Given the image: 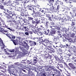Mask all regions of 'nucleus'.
Wrapping results in <instances>:
<instances>
[{"instance_id":"obj_43","label":"nucleus","mask_w":76,"mask_h":76,"mask_svg":"<svg viewBox=\"0 0 76 76\" xmlns=\"http://www.w3.org/2000/svg\"><path fill=\"white\" fill-rule=\"evenodd\" d=\"M17 25V24L16 23V22H12L11 23V25L12 26H13V25L16 26V25Z\"/></svg>"},{"instance_id":"obj_32","label":"nucleus","mask_w":76,"mask_h":76,"mask_svg":"<svg viewBox=\"0 0 76 76\" xmlns=\"http://www.w3.org/2000/svg\"><path fill=\"white\" fill-rule=\"evenodd\" d=\"M50 68V66H49L47 67H46L45 69V71H50V69H49V68Z\"/></svg>"},{"instance_id":"obj_12","label":"nucleus","mask_w":76,"mask_h":76,"mask_svg":"<svg viewBox=\"0 0 76 76\" xmlns=\"http://www.w3.org/2000/svg\"><path fill=\"white\" fill-rule=\"evenodd\" d=\"M63 17L62 18H61L59 20V21L61 23H63L65 21V20H67V19L66 18Z\"/></svg>"},{"instance_id":"obj_31","label":"nucleus","mask_w":76,"mask_h":76,"mask_svg":"<svg viewBox=\"0 0 76 76\" xmlns=\"http://www.w3.org/2000/svg\"><path fill=\"white\" fill-rule=\"evenodd\" d=\"M43 9H44L45 12H49V11H50V10L48 8H43Z\"/></svg>"},{"instance_id":"obj_14","label":"nucleus","mask_w":76,"mask_h":76,"mask_svg":"<svg viewBox=\"0 0 76 76\" xmlns=\"http://www.w3.org/2000/svg\"><path fill=\"white\" fill-rule=\"evenodd\" d=\"M25 12H24L23 10L22 9L20 10V15L22 16H25Z\"/></svg>"},{"instance_id":"obj_25","label":"nucleus","mask_w":76,"mask_h":76,"mask_svg":"<svg viewBox=\"0 0 76 76\" xmlns=\"http://www.w3.org/2000/svg\"><path fill=\"white\" fill-rule=\"evenodd\" d=\"M55 73L56 74V76H60L61 73H60V71L58 70L57 72H55Z\"/></svg>"},{"instance_id":"obj_9","label":"nucleus","mask_w":76,"mask_h":76,"mask_svg":"<svg viewBox=\"0 0 76 76\" xmlns=\"http://www.w3.org/2000/svg\"><path fill=\"white\" fill-rule=\"evenodd\" d=\"M68 65L70 67H71L72 69H76V66H75L72 63H69L68 64Z\"/></svg>"},{"instance_id":"obj_61","label":"nucleus","mask_w":76,"mask_h":76,"mask_svg":"<svg viewBox=\"0 0 76 76\" xmlns=\"http://www.w3.org/2000/svg\"><path fill=\"white\" fill-rule=\"evenodd\" d=\"M9 9L10 10H11V11H12L14 10V9H13V7H10L9 8Z\"/></svg>"},{"instance_id":"obj_64","label":"nucleus","mask_w":76,"mask_h":76,"mask_svg":"<svg viewBox=\"0 0 76 76\" xmlns=\"http://www.w3.org/2000/svg\"><path fill=\"white\" fill-rule=\"evenodd\" d=\"M50 16L51 17V18H52V19H54V15H52V14L50 15Z\"/></svg>"},{"instance_id":"obj_18","label":"nucleus","mask_w":76,"mask_h":76,"mask_svg":"<svg viewBox=\"0 0 76 76\" xmlns=\"http://www.w3.org/2000/svg\"><path fill=\"white\" fill-rule=\"evenodd\" d=\"M34 8L32 7V6L30 5H28V10H32H32H34Z\"/></svg>"},{"instance_id":"obj_52","label":"nucleus","mask_w":76,"mask_h":76,"mask_svg":"<svg viewBox=\"0 0 76 76\" xmlns=\"http://www.w3.org/2000/svg\"><path fill=\"white\" fill-rule=\"evenodd\" d=\"M72 16L73 18H74V17H76V13L75 12L73 13Z\"/></svg>"},{"instance_id":"obj_29","label":"nucleus","mask_w":76,"mask_h":76,"mask_svg":"<svg viewBox=\"0 0 76 76\" xmlns=\"http://www.w3.org/2000/svg\"><path fill=\"white\" fill-rule=\"evenodd\" d=\"M3 27H4V28H6L8 29H9V31H11V29H12V28H9V27L7 26L6 25H4V26H3Z\"/></svg>"},{"instance_id":"obj_38","label":"nucleus","mask_w":76,"mask_h":76,"mask_svg":"<svg viewBox=\"0 0 76 76\" xmlns=\"http://www.w3.org/2000/svg\"><path fill=\"white\" fill-rule=\"evenodd\" d=\"M1 45H2L3 46V45H4L2 40H0V45L1 46Z\"/></svg>"},{"instance_id":"obj_55","label":"nucleus","mask_w":76,"mask_h":76,"mask_svg":"<svg viewBox=\"0 0 76 76\" xmlns=\"http://www.w3.org/2000/svg\"><path fill=\"white\" fill-rule=\"evenodd\" d=\"M64 1H65L66 3H70V0H64Z\"/></svg>"},{"instance_id":"obj_48","label":"nucleus","mask_w":76,"mask_h":76,"mask_svg":"<svg viewBox=\"0 0 76 76\" xmlns=\"http://www.w3.org/2000/svg\"><path fill=\"white\" fill-rule=\"evenodd\" d=\"M52 50H54L56 48V47L54 46V45H52Z\"/></svg>"},{"instance_id":"obj_19","label":"nucleus","mask_w":76,"mask_h":76,"mask_svg":"<svg viewBox=\"0 0 76 76\" xmlns=\"http://www.w3.org/2000/svg\"><path fill=\"white\" fill-rule=\"evenodd\" d=\"M52 7H50L49 9L50 11H51V10H56V8L54 7V6H53V4L52 5Z\"/></svg>"},{"instance_id":"obj_54","label":"nucleus","mask_w":76,"mask_h":76,"mask_svg":"<svg viewBox=\"0 0 76 76\" xmlns=\"http://www.w3.org/2000/svg\"><path fill=\"white\" fill-rule=\"evenodd\" d=\"M48 18L49 20L50 21H52V19H53V18H51V17L50 16Z\"/></svg>"},{"instance_id":"obj_35","label":"nucleus","mask_w":76,"mask_h":76,"mask_svg":"<svg viewBox=\"0 0 76 76\" xmlns=\"http://www.w3.org/2000/svg\"><path fill=\"white\" fill-rule=\"evenodd\" d=\"M37 61L38 60L37 59H34L33 60V65L34 64H36Z\"/></svg>"},{"instance_id":"obj_59","label":"nucleus","mask_w":76,"mask_h":76,"mask_svg":"<svg viewBox=\"0 0 76 76\" xmlns=\"http://www.w3.org/2000/svg\"><path fill=\"white\" fill-rule=\"evenodd\" d=\"M58 17L56 16L55 17H54L53 19H54L55 20H56L58 19Z\"/></svg>"},{"instance_id":"obj_46","label":"nucleus","mask_w":76,"mask_h":76,"mask_svg":"<svg viewBox=\"0 0 76 76\" xmlns=\"http://www.w3.org/2000/svg\"><path fill=\"white\" fill-rule=\"evenodd\" d=\"M10 1H9L8 2H7L6 6H9L10 5Z\"/></svg>"},{"instance_id":"obj_5","label":"nucleus","mask_w":76,"mask_h":76,"mask_svg":"<svg viewBox=\"0 0 76 76\" xmlns=\"http://www.w3.org/2000/svg\"><path fill=\"white\" fill-rule=\"evenodd\" d=\"M3 10L4 11L3 12V13H4V16H5V17L6 18L7 17V16L9 15V14L8 13H9L10 11L9 10L5 8H4Z\"/></svg>"},{"instance_id":"obj_22","label":"nucleus","mask_w":76,"mask_h":76,"mask_svg":"<svg viewBox=\"0 0 76 76\" xmlns=\"http://www.w3.org/2000/svg\"><path fill=\"white\" fill-rule=\"evenodd\" d=\"M56 34V31L52 30L50 32V34H49V35H53L52 34Z\"/></svg>"},{"instance_id":"obj_44","label":"nucleus","mask_w":76,"mask_h":76,"mask_svg":"<svg viewBox=\"0 0 76 76\" xmlns=\"http://www.w3.org/2000/svg\"><path fill=\"white\" fill-rule=\"evenodd\" d=\"M37 30H42V31H44V30H45V28H44V27L42 28H40L37 29Z\"/></svg>"},{"instance_id":"obj_20","label":"nucleus","mask_w":76,"mask_h":76,"mask_svg":"<svg viewBox=\"0 0 76 76\" xmlns=\"http://www.w3.org/2000/svg\"><path fill=\"white\" fill-rule=\"evenodd\" d=\"M10 41H11L13 42L15 45H18V43H17V41H16V40H15L14 39H11Z\"/></svg>"},{"instance_id":"obj_2","label":"nucleus","mask_w":76,"mask_h":76,"mask_svg":"<svg viewBox=\"0 0 76 76\" xmlns=\"http://www.w3.org/2000/svg\"><path fill=\"white\" fill-rule=\"evenodd\" d=\"M8 15L7 16V19H13L14 18H13L12 17L13 16L15 15V14L14 13V12L10 11L9 12H8Z\"/></svg>"},{"instance_id":"obj_57","label":"nucleus","mask_w":76,"mask_h":76,"mask_svg":"<svg viewBox=\"0 0 76 76\" xmlns=\"http://www.w3.org/2000/svg\"><path fill=\"white\" fill-rule=\"evenodd\" d=\"M33 10L34 14H35V15H36L37 12H36V11L34 10V8L33 9V10Z\"/></svg>"},{"instance_id":"obj_47","label":"nucleus","mask_w":76,"mask_h":76,"mask_svg":"<svg viewBox=\"0 0 76 76\" xmlns=\"http://www.w3.org/2000/svg\"><path fill=\"white\" fill-rule=\"evenodd\" d=\"M23 28L24 29H25V31H26L28 30V28L26 26H23Z\"/></svg>"},{"instance_id":"obj_30","label":"nucleus","mask_w":76,"mask_h":76,"mask_svg":"<svg viewBox=\"0 0 76 76\" xmlns=\"http://www.w3.org/2000/svg\"><path fill=\"white\" fill-rule=\"evenodd\" d=\"M34 20H36V21H39V20H38V16L37 15H34Z\"/></svg>"},{"instance_id":"obj_28","label":"nucleus","mask_w":76,"mask_h":76,"mask_svg":"<svg viewBox=\"0 0 76 76\" xmlns=\"http://www.w3.org/2000/svg\"><path fill=\"white\" fill-rule=\"evenodd\" d=\"M68 20H70V21H72L71 19H72V17L68 16L66 15V18Z\"/></svg>"},{"instance_id":"obj_41","label":"nucleus","mask_w":76,"mask_h":76,"mask_svg":"<svg viewBox=\"0 0 76 76\" xmlns=\"http://www.w3.org/2000/svg\"><path fill=\"white\" fill-rule=\"evenodd\" d=\"M27 63H28V64H31V65H33V62H30L29 60H28L27 61Z\"/></svg>"},{"instance_id":"obj_6","label":"nucleus","mask_w":76,"mask_h":76,"mask_svg":"<svg viewBox=\"0 0 76 76\" xmlns=\"http://www.w3.org/2000/svg\"><path fill=\"white\" fill-rule=\"evenodd\" d=\"M75 25H76V23L73 21V20H72V23H71V26L73 30H74L75 29Z\"/></svg>"},{"instance_id":"obj_27","label":"nucleus","mask_w":76,"mask_h":76,"mask_svg":"<svg viewBox=\"0 0 76 76\" xmlns=\"http://www.w3.org/2000/svg\"><path fill=\"white\" fill-rule=\"evenodd\" d=\"M55 42L56 44L57 45H61V42H60V39L58 41H56Z\"/></svg>"},{"instance_id":"obj_34","label":"nucleus","mask_w":76,"mask_h":76,"mask_svg":"<svg viewBox=\"0 0 76 76\" xmlns=\"http://www.w3.org/2000/svg\"><path fill=\"white\" fill-rule=\"evenodd\" d=\"M65 10V8H64V7L63 6V5H61V10L62 12H64Z\"/></svg>"},{"instance_id":"obj_39","label":"nucleus","mask_w":76,"mask_h":76,"mask_svg":"<svg viewBox=\"0 0 76 76\" xmlns=\"http://www.w3.org/2000/svg\"><path fill=\"white\" fill-rule=\"evenodd\" d=\"M49 23V21H46V24H45V26L48 28V24Z\"/></svg>"},{"instance_id":"obj_33","label":"nucleus","mask_w":76,"mask_h":76,"mask_svg":"<svg viewBox=\"0 0 76 76\" xmlns=\"http://www.w3.org/2000/svg\"><path fill=\"white\" fill-rule=\"evenodd\" d=\"M50 73V76H57L56 73L53 74V72L52 71H51Z\"/></svg>"},{"instance_id":"obj_1","label":"nucleus","mask_w":76,"mask_h":76,"mask_svg":"<svg viewBox=\"0 0 76 76\" xmlns=\"http://www.w3.org/2000/svg\"><path fill=\"white\" fill-rule=\"evenodd\" d=\"M18 44L19 45H22L24 47H22L21 46H19L20 49L23 53L25 52V51L27 50V48H26V47H29V46H28V45L27 44V43L25 41H23V42L20 43Z\"/></svg>"},{"instance_id":"obj_8","label":"nucleus","mask_w":76,"mask_h":76,"mask_svg":"<svg viewBox=\"0 0 76 76\" xmlns=\"http://www.w3.org/2000/svg\"><path fill=\"white\" fill-rule=\"evenodd\" d=\"M29 43L31 46H35L37 45V42H35V41H32L31 40H29Z\"/></svg>"},{"instance_id":"obj_45","label":"nucleus","mask_w":76,"mask_h":76,"mask_svg":"<svg viewBox=\"0 0 76 76\" xmlns=\"http://www.w3.org/2000/svg\"><path fill=\"white\" fill-rule=\"evenodd\" d=\"M28 20H33V19H34V18L32 17H28Z\"/></svg>"},{"instance_id":"obj_53","label":"nucleus","mask_w":76,"mask_h":76,"mask_svg":"<svg viewBox=\"0 0 76 76\" xmlns=\"http://www.w3.org/2000/svg\"><path fill=\"white\" fill-rule=\"evenodd\" d=\"M3 31H4V29L1 27H0V32H3Z\"/></svg>"},{"instance_id":"obj_36","label":"nucleus","mask_w":76,"mask_h":76,"mask_svg":"<svg viewBox=\"0 0 76 76\" xmlns=\"http://www.w3.org/2000/svg\"><path fill=\"white\" fill-rule=\"evenodd\" d=\"M45 49V50H46V51H48V52H49V51H51V49H49V48H48L47 47Z\"/></svg>"},{"instance_id":"obj_62","label":"nucleus","mask_w":76,"mask_h":76,"mask_svg":"<svg viewBox=\"0 0 76 76\" xmlns=\"http://www.w3.org/2000/svg\"><path fill=\"white\" fill-rule=\"evenodd\" d=\"M33 2H34L35 4H37V1L36 0H33Z\"/></svg>"},{"instance_id":"obj_24","label":"nucleus","mask_w":76,"mask_h":76,"mask_svg":"<svg viewBox=\"0 0 76 76\" xmlns=\"http://www.w3.org/2000/svg\"><path fill=\"white\" fill-rule=\"evenodd\" d=\"M25 74L23 73L22 72H20L17 74V76H23Z\"/></svg>"},{"instance_id":"obj_42","label":"nucleus","mask_w":76,"mask_h":76,"mask_svg":"<svg viewBox=\"0 0 76 76\" xmlns=\"http://www.w3.org/2000/svg\"><path fill=\"white\" fill-rule=\"evenodd\" d=\"M0 9L2 10H3L4 9V7L2 5H0Z\"/></svg>"},{"instance_id":"obj_16","label":"nucleus","mask_w":76,"mask_h":76,"mask_svg":"<svg viewBox=\"0 0 76 76\" xmlns=\"http://www.w3.org/2000/svg\"><path fill=\"white\" fill-rule=\"evenodd\" d=\"M73 32V31H71V34L70 35V37L71 38H73L75 37V34L74 33H72Z\"/></svg>"},{"instance_id":"obj_60","label":"nucleus","mask_w":76,"mask_h":76,"mask_svg":"<svg viewBox=\"0 0 76 76\" xmlns=\"http://www.w3.org/2000/svg\"><path fill=\"white\" fill-rule=\"evenodd\" d=\"M16 38L17 40H19V39H20V37L16 36Z\"/></svg>"},{"instance_id":"obj_15","label":"nucleus","mask_w":76,"mask_h":76,"mask_svg":"<svg viewBox=\"0 0 76 76\" xmlns=\"http://www.w3.org/2000/svg\"><path fill=\"white\" fill-rule=\"evenodd\" d=\"M49 32L50 30L48 29H46L44 31V34H45V35H48V34H50V33H49Z\"/></svg>"},{"instance_id":"obj_51","label":"nucleus","mask_w":76,"mask_h":76,"mask_svg":"<svg viewBox=\"0 0 76 76\" xmlns=\"http://www.w3.org/2000/svg\"><path fill=\"white\" fill-rule=\"evenodd\" d=\"M47 47L50 48V49H52V45H48V46H47Z\"/></svg>"},{"instance_id":"obj_40","label":"nucleus","mask_w":76,"mask_h":76,"mask_svg":"<svg viewBox=\"0 0 76 76\" xmlns=\"http://www.w3.org/2000/svg\"><path fill=\"white\" fill-rule=\"evenodd\" d=\"M22 20L23 22L24 23H26L27 22V20L26 18H23L22 19Z\"/></svg>"},{"instance_id":"obj_17","label":"nucleus","mask_w":76,"mask_h":76,"mask_svg":"<svg viewBox=\"0 0 76 76\" xmlns=\"http://www.w3.org/2000/svg\"><path fill=\"white\" fill-rule=\"evenodd\" d=\"M47 39L45 38H42L40 39V41L41 42H45Z\"/></svg>"},{"instance_id":"obj_3","label":"nucleus","mask_w":76,"mask_h":76,"mask_svg":"<svg viewBox=\"0 0 76 76\" xmlns=\"http://www.w3.org/2000/svg\"><path fill=\"white\" fill-rule=\"evenodd\" d=\"M31 30L33 32H34V33L36 34H37L39 36H42L43 35V34L39 32V30H36L34 28H32Z\"/></svg>"},{"instance_id":"obj_63","label":"nucleus","mask_w":76,"mask_h":76,"mask_svg":"<svg viewBox=\"0 0 76 76\" xmlns=\"http://www.w3.org/2000/svg\"><path fill=\"white\" fill-rule=\"evenodd\" d=\"M20 70H21V71H22V72H24V73H26V70H24L22 69H21Z\"/></svg>"},{"instance_id":"obj_49","label":"nucleus","mask_w":76,"mask_h":76,"mask_svg":"<svg viewBox=\"0 0 76 76\" xmlns=\"http://www.w3.org/2000/svg\"><path fill=\"white\" fill-rule=\"evenodd\" d=\"M22 57V55L21 54H19L18 55V56L17 57V58H20Z\"/></svg>"},{"instance_id":"obj_58","label":"nucleus","mask_w":76,"mask_h":76,"mask_svg":"<svg viewBox=\"0 0 76 76\" xmlns=\"http://www.w3.org/2000/svg\"><path fill=\"white\" fill-rule=\"evenodd\" d=\"M37 15V16H39L41 15V13H40V12H37L36 13V15Z\"/></svg>"},{"instance_id":"obj_56","label":"nucleus","mask_w":76,"mask_h":76,"mask_svg":"<svg viewBox=\"0 0 76 76\" xmlns=\"http://www.w3.org/2000/svg\"><path fill=\"white\" fill-rule=\"evenodd\" d=\"M45 15L46 17H47V18H49L50 16V14H46Z\"/></svg>"},{"instance_id":"obj_7","label":"nucleus","mask_w":76,"mask_h":76,"mask_svg":"<svg viewBox=\"0 0 76 76\" xmlns=\"http://www.w3.org/2000/svg\"><path fill=\"white\" fill-rule=\"evenodd\" d=\"M51 56L50 55L49 53H46L45 55L44 56V58L45 59H47L48 58V59H50V58H51Z\"/></svg>"},{"instance_id":"obj_23","label":"nucleus","mask_w":76,"mask_h":76,"mask_svg":"<svg viewBox=\"0 0 76 76\" xmlns=\"http://www.w3.org/2000/svg\"><path fill=\"white\" fill-rule=\"evenodd\" d=\"M41 20L42 21L41 23H42L45 24V18H41Z\"/></svg>"},{"instance_id":"obj_26","label":"nucleus","mask_w":76,"mask_h":76,"mask_svg":"<svg viewBox=\"0 0 76 76\" xmlns=\"http://www.w3.org/2000/svg\"><path fill=\"white\" fill-rule=\"evenodd\" d=\"M75 39H76V38L74 39H71L69 40V42H76V41L75 40Z\"/></svg>"},{"instance_id":"obj_37","label":"nucleus","mask_w":76,"mask_h":76,"mask_svg":"<svg viewBox=\"0 0 76 76\" xmlns=\"http://www.w3.org/2000/svg\"><path fill=\"white\" fill-rule=\"evenodd\" d=\"M19 47H18L15 48V52H16L18 53H19Z\"/></svg>"},{"instance_id":"obj_13","label":"nucleus","mask_w":76,"mask_h":76,"mask_svg":"<svg viewBox=\"0 0 76 76\" xmlns=\"http://www.w3.org/2000/svg\"><path fill=\"white\" fill-rule=\"evenodd\" d=\"M59 3L61 5H58L57 6V8L56 9V10H59V9L61 8V5H62V4H63V2L61 3V2H59Z\"/></svg>"},{"instance_id":"obj_21","label":"nucleus","mask_w":76,"mask_h":76,"mask_svg":"<svg viewBox=\"0 0 76 76\" xmlns=\"http://www.w3.org/2000/svg\"><path fill=\"white\" fill-rule=\"evenodd\" d=\"M61 32H60V31H58L57 32V33L58 34H58V35L60 37V38H63V39L64 38H66V37H63L64 36L63 35L62 36H61Z\"/></svg>"},{"instance_id":"obj_11","label":"nucleus","mask_w":76,"mask_h":76,"mask_svg":"<svg viewBox=\"0 0 76 76\" xmlns=\"http://www.w3.org/2000/svg\"><path fill=\"white\" fill-rule=\"evenodd\" d=\"M53 42H56V41H59V39L58 38V37H57L56 36H53Z\"/></svg>"},{"instance_id":"obj_10","label":"nucleus","mask_w":76,"mask_h":76,"mask_svg":"<svg viewBox=\"0 0 76 76\" xmlns=\"http://www.w3.org/2000/svg\"><path fill=\"white\" fill-rule=\"evenodd\" d=\"M40 20H39V21H36L35 20H32L31 21V23L33 24H35L36 23V24H38V23H40Z\"/></svg>"},{"instance_id":"obj_4","label":"nucleus","mask_w":76,"mask_h":76,"mask_svg":"<svg viewBox=\"0 0 76 76\" xmlns=\"http://www.w3.org/2000/svg\"><path fill=\"white\" fill-rule=\"evenodd\" d=\"M50 28L54 27L56 28L57 29H59V27L58 26V25L57 24H55L54 22H52L50 23Z\"/></svg>"},{"instance_id":"obj_50","label":"nucleus","mask_w":76,"mask_h":76,"mask_svg":"<svg viewBox=\"0 0 76 76\" xmlns=\"http://www.w3.org/2000/svg\"><path fill=\"white\" fill-rule=\"evenodd\" d=\"M66 68H67L69 70V71H70L71 70V69H70V67L69 66V65H67V66H66Z\"/></svg>"}]
</instances>
